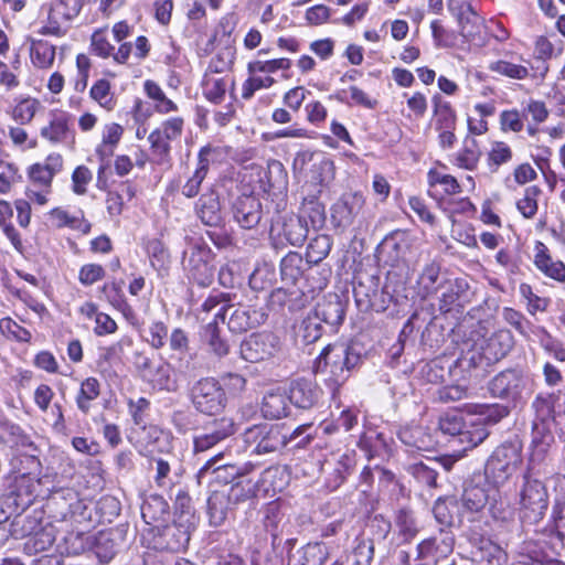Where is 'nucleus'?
I'll return each instance as SVG.
<instances>
[{"label": "nucleus", "instance_id": "6ab92c4d", "mask_svg": "<svg viewBox=\"0 0 565 565\" xmlns=\"http://www.w3.org/2000/svg\"><path fill=\"white\" fill-rule=\"evenodd\" d=\"M312 312L322 321L323 324H328L331 328L340 326L345 316L344 303L335 294L324 297L317 303Z\"/></svg>", "mask_w": 565, "mask_h": 565}, {"label": "nucleus", "instance_id": "c9c22d12", "mask_svg": "<svg viewBox=\"0 0 565 565\" xmlns=\"http://www.w3.org/2000/svg\"><path fill=\"white\" fill-rule=\"evenodd\" d=\"M476 559L478 565H507L508 555L501 546L491 540H481Z\"/></svg>", "mask_w": 565, "mask_h": 565}, {"label": "nucleus", "instance_id": "4468645a", "mask_svg": "<svg viewBox=\"0 0 565 565\" xmlns=\"http://www.w3.org/2000/svg\"><path fill=\"white\" fill-rule=\"evenodd\" d=\"M210 254L211 250L206 246L195 245L184 260L190 277L202 287L210 286L214 277V269L210 264Z\"/></svg>", "mask_w": 565, "mask_h": 565}, {"label": "nucleus", "instance_id": "b1692460", "mask_svg": "<svg viewBox=\"0 0 565 565\" xmlns=\"http://www.w3.org/2000/svg\"><path fill=\"white\" fill-rule=\"evenodd\" d=\"M141 516L147 524L160 529L169 516V504L161 495H149L141 505Z\"/></svg>", "mask_w": 565, "mask_h": 565}, {"label": "nucleus", "instance_id": "864d4df0", "mask_svg": "<svg viewBox=\"0 0 565 565\" xmlns=\"http://www.w3.org/2000/svg\"><path fill=\"white\" fill-rule=\"evenodd\" d=\"M99 396V382L95 377L86 379L76 397L77 407L87 414L90 409V402Z\"/></svg>", "mask_w": 565, "mask_h": 565}, {"label": "nucleus", "instance_id": "603ef678", "mask_svg": "<svg viewBox=\"0 0 565 565\" xmlns=\"http://www.w3.org/2000/svg\"><path fill=\"white\" fill-rule=\"evenodd\" d=\"M535 265L546 276L565 281V265L561 260H553L547 254L541 252L535 256Z\"/></svg>", "mask_w": 565, "mask_h": 565}, {"label": "nucleus", "instance_id": "a19ab883", "mask_svg": "<svg viewBox=\"0 0 565 565\" xmlns=\"http://www.w3.org/2000/svg\"><path fill=\"white\" fill-rule=\"evenodd\" d=\"M30 56L36 67L47 68L55 60V46L43 40H33Z\"/></svg>", "mask_w": 565, "mask_h": 565}, {"label": "nucleus", "instance_id": "6e6d98bb", "mask_svg": "<svg viewBox=\"0 0 565 565\" xmlns=\"http://www.w3.org/2000/svg\"><path fill=\"white\" fill-rule=\"evenodd\" d=\"M329 557L328 547L323 543H308L302 548L300 565H323Z\"/></svg>", "mask_w": 565, "mask_h": 565}, {"label": "nucleus", "instance_id": "39448f33", "mask_svg": "<svg viewBox=\"0 0 565 565\" xmlns=\"http://www.w3.org/2000/svg\"><path fill=\"white\" fill-rule=\"evenodd\" d=\"M532 476L533 471H530L529 468L524 476L520 504L523 513L522 518L530 523H536L547 510L548 497L544 483L536 478H532Z\"/></svg>", "mask_w": 565, "mask_h": 565}, {"label": "nucleus", "instance_id": "de8ad7c7", "mask_svg": "<svg viewBox=\"0 0 565 565\" xmlns=\"http://www.w3.org/2000/svg\"><path fill=\"white\" fill-rule=\"evenodd\" d=\"M102 563H108L117 553V544L111 536V533L99 532L93 536L92 547Z\"/></svg>", "mask_w": 565, "mask_h": 565}, {"label": "nucleus", "instance_id": "c03bdc74", "mask_svg": "<svg viewBox=\"0 0 565 565\" xmlns=\"http://www.w3.org/2000/svg\"><path fill=\"white\" fill-rule=\"evenodd\" d=\"M282 235L292 246H301L308 236V225L301 217H290L284 223Z\"/></svg>", "mask_w": 565, "mask_h": 565}, {"label": "nucleus", "instance_id": "69168bd1", "mask_svg": "<svg viewBox=\"0 0 565 565\" xmlns=\"http://www.w3.org/2000/svg\"><path fill=\"white\" fill-rule=\"evenodd\" d=\"M490 70L500 75L515 79H523L529 75L527 67L508 61L494 62L490 65Z\"/></svg>", "mask_w": 565, "mask_h": 565}, {"label": "nucleus", "instance_id": "f257e3e1", "mask_svg": "<svg viewBox=\"0 0 565 565\" xmlns=\"http://www.w3.org/2000/svg\"><path fill=\"white\" fill-rule=\"evenodd\" d=\"M361 362V353L351 344L335 342L328 344L317 358L316 373L329 374L337 385L344 383L351 371Z\"/></svg>", "mask_w": 565, "mask_h": 565}, {"label": "nucleus", "instance_id": "393cba45", "mask_svg": "<svg viewBox=\"0 0 565 565\" xmlns=\"http://www.w3.org/2000/svg\"><path fill=\"white\" fill-rule=\"evenodd\" d=\"M445 280L447 279L440 276L439 264L435 262L427 264L417 279L418 295L426 299L437 294Z\"/></svg>", "mask_w": 565, "mask_h": 565}, {"label": "nucleus", "instance_id": "e2e57ef3", "mask_svg": "<svg viewBox=\"0 0 565 565\" xmlns=\"http://www.w3.org/2000/svg\"><path fill=\"white\" fill-rule=\"evenodd\" d=\"M396 526L405 540L415 537L418 532L416 520L409 509L402 508L396 514Z\"/></svg>", "mask_w": 565, "mask_h": 565}, {"label": "nucleus", "instance_id": "f704fd0d", "mask_svg": "<svg viewBox=\"0 0 565 565\" xmlns=\"http://www.w3.org/2000/svg\"><path fill=\"white\" fill-rule=\"evenodd\" d=\"M203 339L209 347V351L215 356L222 359L230 353V343L221 334L216 319L205 326Z\"/></svg>", "mask_w": 565, "mask_h": 565}, {"label": "nucleus", "instance_id": "9d476101", "mask_svg": "<svg viewBox=\"0 0 565 565\" xmlns=\"http://www.w3.org/2000/svg\"><path fill=\"white\" fill-rule=\"evenodd\" d=\"M227 318V326L232 332L241 333L262 324L266 315L248 306L227 303L223 305L215 315V319L223 322Z\"/></svg>", "mask_w": 565, "mask_h": 565}, {"label": "nucleus", "instance_id": "20e7f679", "mask_svg": "<svg viewBox=\"0 0 565 565\" xmlns=\"http://www.w3.org/2000/svg\"><path fill=\"white\" fill-rule=\"evenodd\" d=\"M288 436L285 424L254 425L244 433L245 441L254 446V451L258 455L281 450L288 444Z\"/></svg>", "mask_w": 565, "mask_h": 565}, {"label": "nucleus", "instance_id": "79ce46f5", "mask_svg": "<svg viewBox=\"0 0 565 565\" xmlns=\"http://www.w3.org/2000/svg\"><path fill=\"white\" fill-rule=\"evenodd\" d=\"M71 135L65 115H55L49 126L41 129V136L53 143L67 141Z\"/></svg>", "mask_w": 565, "mask_h": 565}, {"label": "nucleus", "instance_id": "ea45409f", "mask_svg": "<svg viewBox=\"0 0 565 565\" xmlns=\"http://www.w3.org/2000/svg\"><path fill=\"white\" fill-rule=\"evenodd\" d=\"M324 332V326L321 320L313 313L310 312L301 321L298 330V337L301 339L305 345L317 342Z\"/></svg>", "mask_w": 565, "mask_h": 565}, {"label": "nucleus", "instance_id": "0e129e2a", "mask_svg": "<svg viewBox=\"0 0 565 565\" xmlns=\"http://www.w3.org/2000/svg\"><path fill=\"white\" fill-rule=\"evenodd\" d=\"M541 194V189L532 185L525 189L524 198L516 203L518 210L525 218H532L537 212V196Z\"/></svg>", "mask_w": 565, "mask_h": 565}, {"label": "nucleus", "instance_id": "37998d69", "mask_svg": "<svg viewBox=\"0 0 565 565\" xmlns=\"http://www.w3.org/2000/svg\"><path fill=\"white\" fill-rule=\"evenodd\" d=\"M398 437L404 445L417 450L428 449L431 443L430 436L420 426L403 428Z\"/></svg>", "mask_w": 565, "mask_h": 565}, {"label": "nucleus", "instance_id": "49530a36", "mask_svg": "<svg viewBox=\"0 0 565 565\" xmlns=\"http://www.w3.org/2000/svg\"><path fill=\"white\" fill-rule=\"evenodd\" d=\"M490 494L479 486H468L462 493V505L470 512H479L488 504Z\"/></svg>", "mask_w": 565, "mask_h": 565}, {"label": "nucleus", "instance_id": "aec40b11", "mask_svg": "<svg viewBox=\"0 0 565 565\" xmlns=\"http://www.w3.org/2000/svg\"><path fill=\"white\" fill-rule=\"evenodd\" d=\"M289 403L301 409L311 408L319 398V390L311 381L298 379L291 382L288 392Z\"/></svg>", "mask_w": 565, "mask_h": 565}, {"label": "nucleus", "instance_id": "338daca9", "mask_svg": "<svg viewBox=\"0 0 565 565\" xmlns=\"http://www.w3.org/2000/svg\"><path fill=\"white\" fill-rule=\"evenodd\" d=\"M150 465H154L156 484L160 488L170 487V484L172 483L171 479L169 478V475L171 472V461L162 457H153L150 461Z\"/></svg>", "mask_w": 565, "mask_h": 565}, {"label": "nucleus", "instance_id": "58836bf2", "mask_svg": "<svg viewBox=\"0 0 565 565\" xmlns=\"http://www.w3.org/2000/svg\"><path fill=\"white\" fill-rule=\"evenodd\" d=\"M436 129L456 128L457 116L449 102L436 95L433 98Z\"/></svg>", "mask_w": 565, "mask_h": 565}, {"label": "nucleus", "instance_id": "72a5a7b5", "mask_svg": "<svg viewBox=\"0 0 565 565\" xmlns=\"http://www.w3.org/2000/svg\"><path fill=\"white\" fill-rule=\"evenodd\" d=\"M486 352L480 342H476L457 359V365L463 371L482 370L487 371L491 362L486 360Z\"/></svg>", "mask_w": 565, "mask_h": 565}, {"label": "nucleus", "instance_id": "ddd939ff", "mask_svg": "<svg viewBox=\"0 0 565 565\" xmlns=\"http://www.w3.org/2000/svg\"><path fill=\"white\" fill-rule=\"evenodd\" d=\"M233 220L244 230L255 228L264 216L263 204L255 195L243 194L232 203Z\"/></svg>", "mask_w": 565, "mask_h": 565}, {"label": "nucleus", "instance_id": "473e14b6", "mask_svg": "<svg viewBox=\"0 0 565 565\" xmlns=\"http://www.w3.org/2000/svg\"><path fill=\"white\" fill-rule=\"evenodd\" d=\"M224 491L227 500L234 508L235 505L256 497L258 487L257 482L253 481L252 479L244 478L243 476Z\"/></svg>", "mask_w": 565, "mask_h": 565}, {"label": "nucleus", "instance_id": "f3484780", "mask_svg": "<svg viewBox=\"0 0 565 565\" xmlns=\"http://www.w3.org/2000/svg\"><path fill=\"white\" fill-rule=\"evenodd\" d=\"M158 530V544L162 550L180 552L185 550L190 542V524L188 521H183L182 516L171 524L161 525Z\"/></svg>", "mask_w": 565, "mask_h": 565}, {"label": "nucleus", "instance_id": "c85d7f7f", "mask_svg": "<svg viewBox=\"0 0 565 565\" xmlns=\"http://www.w3.org/2000/svg\"><path fill=\"white\" fill-rule=\"evenodd\" d=\"M122 285V280L107 282L102 287L100 291L115 309L120 311L127 320H131L135 317V312L125 297Z\"/></svg>", "mask_w": 565, "mask_h": 565}, {"label": "nucleus", "instance_id": "13d9d810", "mask_svg": "<svg viewBox=\"0 0 565 565\" xmlns=\"http://www.w3.org/2000/svg\"><path fill=\"white\" fill-rule=\"evenodd\" d=\"M303 218L308 217L313 228H320L326 222L324 205L317 199H305L302 204Z\"/></svg>", "mask_w": 565, "mask_h": 565}, {"label": "nucleus", "instance_id": "4c0bfd02", "mask_svg": "<svg viewBox=\"0 0 565 565\" xmlns=\"http://www.w3.org/2000/svg\"><path fill=\"white\" fill-rule=\"evenodd\" d=\"M353 467V457L348 454L341 455L332 467L331 471L328 472L326 478V487L329 490L338 489L344 482L347 477L352 472Z\"/></svg>", "mask_w": 565, "mask_h": 565}, {"label": "nucleus", "instance_id": "680f3d73", "mask_svg": "<svg viewBox=\"0 0 565 565\" xmlns=\"http://www.w3.org/2000/svg\"><path fill=\"white\" fill-rule=\"evenodd\" d=\"M40 102L35 98H24L20 100L12 110V118L21 125L29 124L36 110L40 108Z\"/></svg>", "mask_w": 565, "mask_h": 565}, {"label": "nucleus", "instance_id": "423d86ee", "mask_svg": "<svg viewBox=\"0 0 565 565\" xmlns=\"http://www.w3.org/2000/svg\"><path fill=\"white\" fill-rule=\"evenodd\" d=\"M236 425L231 417H221L205 424L193 436L195 455L210 451L225 444L235 434Z\"/></svg>", "mask_w": 565, "mask_h": 565}, {"label": "nucleus", "instance_id": "2f4dec72", "mask_svg": "<svg viewBox=\"0 0 565 565\" xmlns=\"http://www.w3.org/2000/svg\"><path fill=\"white\" fill-rule=\"evenodd\" d=\"M233 507L227 500L224 490H214L207 500V513L210 524L220 526L227 518V513Z\"/></svg>", "mask_w": 565, "mask_h": 565}, {"label": "nucleus", "instance_id": "a878e982", "mask_svg": "<svg viewBox=\"0 0 565 565\" xmlns=\"http://www.w3.org/2000/svg\"><path fill=\"white\" fill-rule=\"evenodd\" d=\"M486 352V360L494 364L503 359L512 348V340L508 332L493 333L487 339L480 341Z\"/></svg>", "mask_w": 565, "mask_h": 565}, {"label": "nucleus", "instance_id": "774afa93", "mask_svg": "<svg viewBox=\"0 0 565 565\" xmlns=\"http://www.w3.org/2000/svg\"><path fill=\"white\" fill-rule=\"evenodd\" d=\"M0 330L7 335L18 341L28 342L31 339V333L11 318H3L0 320Z\"/></svg>", "mask_w": 565, "mask_h": 565}, {"label": "nucleus", "instance_id": "412c9836", "mask_svg": "<svg viewBox=\"0 0 565 565\" xmlns=\"http://www.w3.org/2000/svg\"><path fill=\"white\" fill-rule=\"evenodd\" d=\"M532 435V454L529 465L530 471H534L536 463H543L551 445L554 443V435L544 423H535Z\"/></svg>", "mask_w": 565, "mask_h": 565}, {"label": "nucleus", "instance_id": "5fc2aeb1", "mask_svg": "<svg viewBox=\"0 0 565 565\" xmlns=\"http://www.w3.org/2000/svg\"><path fill=\"white\" fill-rule=\"evenodd\" d=\"M150 150L156 163L163 164L170 160V141L160 135L159 130H153L149 137Z\"/></svg>", "mask_w": 565, "mask_h": 565}, {"label": "nucleus", "instance_id": "1a4fd4ad", "mask_svg": "<svg viewBox=\"0 0 565 565\" xmlns=\"http://www.w3.org/2000/svg\"><path fill=\"white\" fill-rule=\"evenodd\" d=\"M279 350V338L267 331L252 333L239 345L241 358L250 363L268 360L275 356Z\"/></svg>", "mask_w": 565, "mask_h": 565}, {"label": "nucleus", "instance_id": "7c9ffc66", "mask_svg": "<svg viewBox=\"0 0 565 565\" xmlns=\"http://www.w3.org/2000/svg\"><path fill=\"white\" fill-rule=\"evenodd\" d=\"M289 398L284 392L267 393L262 402V414L265 418L278 419L288 415Z\"/></svg>", "mask_w": 565, "mask_h": 565}, {"label": "nucleus", "instance_id": "bb28decb", "mask_svg": "<svg viewBox=\"0 0 565 565\" xmlns=\"http://www.w3.org/2000/svg\"><path fill=\"white\" fill-rule=\"evenodd\" d=\"M93 545V535L83 532H68L57 543L56 551L61 555H79Z\"/></svg>", "mask_w": 565, "mask_h": 565}, {"label": "nucleus", "instance_id": "0eeeda50", "mask_svg": "<svg viewBox=\"0 0 565 565\" xmlns=\"http://www.w3.org/2000/svg\"><path fill=\"white\" fill-rule=\"evenodd\" d=\"M439 429L444 435H449L458 438V441L463 445L462 451L472 449L483 443L489 436V431L483 423L471 424L467 427L461 417L457 415H446L439 420Z\"/></svg>", "mask_w": 565, "mask_h": 565}, {"label": "nucleus", "instance_id": "4be33fe9", "mask_svg": "<svg viewBox=\"0 0 565 565\" xmlns=\"http://www.w3.org/2000/svg\"><path fill=\"white\" fill-rule=\"evenodd\" d=\"M468 287V282L465 279L445 280L439 289L441 291L439 309L444 312H448L452 306H463Z\"/></svg>", "mask_w": 565, "mask_h": 565}, {"label": "nucleus", "instance_id": "f8f14e48", "mask_svg": "<svg viewBox=\"0 0 565 565\" xmlns=\"http://www.w3.org/2000/svg\"><path fill=\"white\" fill-rule=\"evenodd\" d=\"M224 451H218L212 458H210L199 469L196 473V478L199 483H202L203 480L211 475L210 482H215L220 484H228L234 483L241 477L244 476V470L241 467L231 463H223Z\"/></svg>", "mask_w": 565, "mask_h": 565}, {"label": "nucleus", "instance_id": "f03ea898", "mask_svg": "<svg viewBox=\"0 0 565 565\" xmlns=\"http://www.w3.org/2000/svg\"><path fill=\"white\" fill-rule=\"evenodd\" d=\"M522 463V445L519 441L498 446L484 466V476L494 487L505 483Z\"/></svg>", "mask_w": 565, "mask_h": 565}, {"label": "nucleus", "instance_id": "5701e85b", "mask_svg": "<svg viewBox=\"0 0 565 565\" xmlns=\"http://www.w3.org/2000/svg\"><path fill=\"white\" fill-rule=\"evenodd\" d=\"M212 148L206 146L203 147L198 157V167L193 172L192 177L182 186V194L189 199L194 198L199 194L201 184L206 178L210 167L209 156L212 153Z\"/></svg>", "mask_w": 565, "mask_h": 565}, {"label": "nucleus", "instance_id": "c756f323", "mask_svg": "<svg viewBox=\"0 0 565 565\" xmlns=\"http://www.w3.org/2000/svg\"><path fill=\"white\" fill-rule=\"evenodd\" d=\"M56 540V529L51 522H45L38 532L26 539L24 550L29 554H38L50 550Z\"/></svg>", "mask_w": 565, "mask_h": 565}, {"label": "nucleus", "instance_id": "8fccbe9b", "mask_svg": "<svg viewBox=\"0 0 565 565\" xmlns=\"http://www.w3.org/2000/svg\"><path fill=\"white\" fill-rule=\"evenodd\" d=\"M145 92L149 98L154 100V108L158 113L168 114L178 109L177 105L166 96L161 87L153 81L145 82Z\"/></svg>", "mask_w": 565, "mask_h": 565}, {"label": "nucleus", "instance_id": "052dcab7", "mask_svg": "<svg viewBox=\"0 0 565 565\" xmlns=\"http://www.w3.org/2000/svg\"><path fill=\"white\" fill-rule=\"evenodd\" d=\"M110 87V83L107 79L100 78L92 86L89 92L92 99L107 110H111L115 107Z\"/></svg>", "mask_w": 565, "mask_h": 565}, {"label": "nucleus", "instance_id": "dca6fc26", "mask_svg": "<svg viewBox=\"0 0 565 565\" xmlns=\"http://www.w3.org/2000/svg\"><path fill=\"white\" fill-rule=\"evenodd\" d=\"M448 10L456 17L463 38L475 39L480 34L483 19L475 11L468 0H448Z\"/></svg>", "mask_w": 565, "mask_h": 565}, {"label": "nucleus", "instance_id": "09e8293b", "mask_svg": "<svg viewBox=\"0 0 565 565\" xmlns=\"http://www.w3.org/2000/svg\"><path fill=\"white\" fill-rule=\"evenodd\" d=\"M331 247L332 241L329 235H317L307 247V262L315 265L319 264L329 255Z\"/></svg>", "mask_w": 565, "mask_h": 565}, {"label": "nucleus", "instance_id": "cd10ccee", "mask_svg": "<svg viewBox=\"0 0 565 565\" xmlns=\"http://www.w3.org/2000/svg\"><path fill=\"white\" fill-rule=\"evenodd\" d=\"M406 471L420 487H426L428 489H436L438 487V470L435 465L431 463L430 458H427L426 461L420 460L407 465Z\"/></svg>", "mask_w": 565, "mask_h": 565}, {"label": "nucleus", "instance_id": "bf43d9fd", "mask_svg": "<svg viewBox=\"0 0 565 565\" xmlns=\"http://www.w3.org/2000/svg\"><path fill=\"white\" fill-rule=\"evenodd\" d=\"M227 81L224 77L206 76L203 82L204 96L214 104H220L225 96Z\"/></svg>", "mask_w": 565, "mask_h": 565}, {"label": "nucleus", "instance_id": "a211bd4d", "mask_svg": "<svg viewBox=\"0 0 565 565\" xmlns=\"http://www.w3.org/2000/svg\"><path fill=\"white\" fill-rule=\"evenodd\" d=\"M194 210L195 215L204 225L218 227L223 224L220 196L214 189H209L199 198Z\"/></svg>", "mask_w": 565, "mask_h": 565}, {"label": "nucleus", "instance_id": "2eb2a0df", "mask_svg": "<svg viewBox=\"0 0 565 565\" xmlns=\"http://www.w3.org/2000/svg\"><path fill=\"white\" fill-rule=\"evenodd\" d=\"M455 536L451 531L441 529L437 534L422 541L417 545L419 556L436 565L447 558L454 551Z\"/></svg>", "mask_w": 565, "mask_h": 565}, {"label": "nucleus", "instance_id": "4d7b16f0", "mask_svg": "<svg viewBox=\"0 0 565 565\" xmlns=\"http://www.w3.org/2000/svg\"><path fill=\"white\" fill-rule=\"evenodd\" d=\"M480 156L481 151L476 139L467 137L465 139V147L457 157L458 166L467 170H473L479 162Z\"/></svg>", "mask_w": 565, "mask_h": 565}, {"label": "nucleus", "instance_id": "e433bc0d", "mask_svg": "<svg viewBox=\"0 0 565 565\" xmlns=\"http://www.w3.org/2000/svg\"><path fill=\"white\" fill-rule=\"evenodd\" d=\"M458 512V501L451 495L438 498L433 508L436 521L446 527L454 525Z\"/></svg>", "mask_w": 565, "mask_h": 565}, {"label": "nucleus", "instance_id": "7ed1b4c3", "mask_svg": "<svg viewBox=\"0 0 565 565\" xmlns=\"http://www.w3.org/2000/svg\"><path fill=\"white\" fill-rule=\"evenodd\" d=\"M191 402L193 407L204 415L221 413L227 403L226 393L215 377H203L191 387Z\"/></svg>", "mask_w": 565, "mask_h": 565}, {"label": "nucleus", "instance_id": "9b49d317", "mask_svg": "<svg viewBox=\"0 0 565 565\" xmlns=\"http://www.w3.org/2000/svg\"><path fill=\"white\" fill-rule=\"evenodd\" d=\"M365 200L360 192H347L331 206V223L335 228H349L362 211Z\"/></svg>", "mask_w": 565, "mask_h": 565}, {"label": "nucleus", "instance_id": "3c124183", "mask_svg": "<svg viewBox=\"0 0 565 565\" xmlns=\"http://www.w3.org/2000/svg\"><path fill=\"white\" fill-rule=\"evenodd\" d=\"M302 257L296 252L288 253L280 262L282 280L295 284L302 274Z\"/></svg>", "mask_w": 565, "mask_h": 565}, {"label": "nucleus", "instance_id": "a18cd8bd", "mask_svg": "<svg viewBox=\"0 0 565 565\" xmlns=\"http://www.w3.org/2000/svg\"><path fill=\"white\" fill-rule=\"evenodd\" d=\"M43 525V512L38 510L25 515H19L13 522L14 533L26 539L38 532Z\"/></svg>", "mask_w": 565, "mask_h": 565}, {"label": "nucleus", "instance_id": "6e6552de", "mask_svg": "<svg viewBox=\"0 0 565 565\" xmlns=\"http://www.w3.org/2000/svg\"><path fill=\"white\" fill-rule=\"evenodd\" d=\"M526 383L521 370L507 369L490 380L488 390L491 396L515 405L522 398Z\"/></svg>", "mask_w": 565, "mask_h": 565}]
</instances>
